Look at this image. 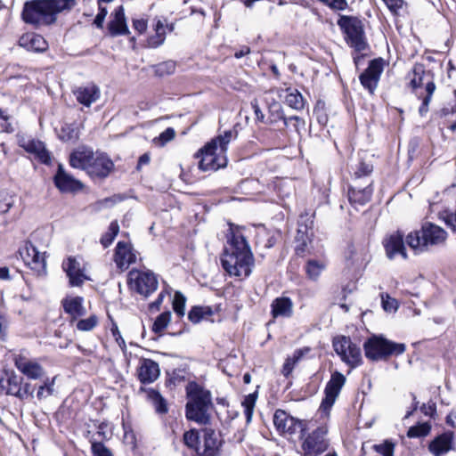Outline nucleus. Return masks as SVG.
Here are the masks:
<instances>
[{
  "label": "nucleus",
  "instance_id": "nucleus-1",
  "mask_svg": "<svg viewBox=\"0 0 456 456\" xmlns=\"http://www.w3.org/2000/svg\"><path fill=\"white\" fill-rule=\"evenodd\" d=\"M221 263L230 275L245 278L251 273L253 254L245 237L238 231H232L230 248L225 249Z\"/></svg>",
  "mask_w": 456,
  "mask_h": 456
},
{
  "label": "nucleus",
  "instance_id": "nucleus-2",
  "mask_svg": "<svg viewBox=\"0 0 456 456\" xmlns=\"http://www.w3.org/2000/svg\"><path fill=\"white\" fill-rule=\"evenodd\" d=\"M77 4V0H32L24 4L22 19L36 27L54 23L57 14L69 12Z\"/></svg>",
  "mask_w": 456,
  "mask_h": 456
},
{
  "label": "nucleus",
  "instance_id": "nucleus-3",
  "mask_svg": "<svg viewBox=\"0 0 456 456\" xmlns=\"http://www.w3.org/2000/svg\"><path fill=\"white\" fill-rule=\"evenodd\" d=\"M186 418L200 425L209 424L214 408L211 393L196 382H190L186 386Z\"/></svg>",
  "mask_w": 456,
  "mask_h": 456
},
{
  "label": "nucleus",
  "instance_id": "nucleus-4",
  "mask_svg": "<svg viewBox=\"0 0 456 456\" xmlns=\"http://www.w3.org/2000/svg\"><path fill=\"white\" fill-rule=\"evenodd\" d=\"M237 133L228 130L223 135H219L208 142L200 151L196 157H200L199 167L203 171H216L227 165L226 151L228 144L232 138H235Z\"/></svg>",
  "mask_w": 456,
  "mask_h": 456
},
{
  "label": "nucleus",
  "instance_id": "nucleus-5",
  "mask_svg": "<svg viewBox=\"0 0 456 456\" xmlns=\"http://www.w3.org/2000/svg\"><path fill=\"white\" fill-rule=\"evenodd\" d=\"M72 167L86 170L93 177L105 178L114 168L112 160L105 154H94L89 150H77L71 153Z\"/></svg>",
  "mask_w": 456,
  "mask_h": 456
},
{
  "label": "nucleus",
  "instance_id": "nucleus-6",
  "mask_svg": "<svg viewBox=\"0 0 456 456\" xmlns=\"http://www.w3.org/2000/svg\"><path fill=\"white\" fill-rule=\"evenodd\" d=\"M447 232L440 226L432 223H425L420 230L410 232L406 243L412 249L424 252L430 247L440 246L445 242Z\"/></svg>",
  "mask_w": 456,
  "mask_h": 456
},
{
  "label": "nucleus",
  "instance_id": "nucleus-7",
  "mask_svg": "<svg viewBox=\"0 0 456 456\" xmlns=\"http://www.w3.org/2000/svg\"><path fill=\"white\" fill-rule=\"evenodd\" d=\"M363 349L368 359L381 361L403 354L406 346L403 343H395L383 336L373 335L364 342Z\"/></svg>",
  "mask_w": 456,
  "mask_h": 456
},
{
  "label": "nucleus",
  "instance_id": "nucleus-8",
  "mask_svg": "<svg viewBox=\"0 0 456 456\" xmlns=\"http://www.w3.org/2000/svg\"><path fill=\"white\" fill-rule=\"evenodd\" d=\"M410 86L413 90H418L425 86L424 95L422 92H416L419 98L422 99V103L419 109L420 116H424L428 111V105L430 103L432 95L436 90V85L429 77V73H427L422 64H415L411 73L409 74Z\"/></svg>",
  "mask_w": 456,
  "mask_h": 456
},
{
  "label": "nucleus",
  "instance_id": "nucleus-9",
  "mask_svg": "<svg viewBox=\"0 0 456 456\" xmlns=\"http://www.w3.org/2000/svg\"><path fill=\"white\" fill-rule=\"evenodd\" d=\"M338 24L345 33L347 45L355 52H363L369 48L362 20L355 17H341Z\"/></svg>",
  "mask_w": 456,
  "mask_h": 456
},
{
  "label": "nucleus",
  "instance_id": "nucleus-10",
  "mask_svg": "<svg viewBox=\"0 0 456 456\" xmlns=\"http://www.w3.org/2000/svg\"><path fill=\"white\" fill-rule=\"evenodd\" d=\"M127 284L131 290L148 297L158 289V279L151 271L133 269L128 273Z\"/></svg>",
  "mask_w": 456,
  "mask_h": 456
},
{
  "label": "nucleus",
  "instance_id": "nucleus-11",
  "mask_svg": "<svg viewBox=\"0 0 456 456\" xmlns=\"http://www.w3.org/2000/svg\"><path fill=\"white\" fill-rule=\"evenodd\" d=\"M327 433L328 428L325 426L318 427L309 433L301 444L302 456H319L323 453L329 446Z\"/></svg>",
  "mask_w": 456,
  "mask_h": 456
},
{
  "label": "nucleus",
  "instance_id": "nucleus-12",
  "mask_svg": "<svg viewBox=\"0 0 456 456\" xmlns=\"http://www.w3.org/2000/svg\"><path fill=\"white\" fill-rule=\"evenodd\" d=\"M273 424L276 429L284 435L293 436L300 433L301 437L304 436V433L307 428V424L305 420L297 419L281 409L276 410L274 412Z\"/></svg>",
  "mask_w": 456,
  "mask_h": 456
},
{
  "label": "nucleus",
  "instance_id": "nucleus-13",
  "mask_svg": "<svg viewBox=\"0 0 456 456\" xmlns=\"http://www.w3.org/2000/svg\"><path fill=\"white\" fill-rule=\"evenodd\" d=\"M333 346L338 354H339L344 362L351 367H355L362 362V353L360 347L352 343V341L342 337L334 340Z\"/></svg>",
  "mask_w": 456,
  "mask_h": 456
},
{
  "label": "nucleus",
  "instance_id": "nucleus-14",
  "mask_svg": "<svg viewBox=\"0 0 456 456\" xmlns=\"http://www.w3.org/2000/svg\"><path fill=\"white\" fill-rule=\"evenodd\" d=\"M346 383V377L338 372L335 371L331 374L330 379L327 383L324 394L325 396L322 401L321 408L328 411L333 406L336 399L338 398L342 387Z\"/></svg>",
  "mask_w": 456,
  "mask_h": 456
},
{
  "label": "nucleus",
  "instance_id": "nucleus-15",
  "mask_svg": "<svg viewBox=\"0 0 456 456\" xmlns=\"http://www.w3.org/2000/svg\"><path fill=\"white\" fill-rule=\"evenodd\" d=\"M20 255L26 265L31 269L42 273L45 272V254L41 253L31 242L27 241L22 248L20 249Z\"/></svg>",
  "mask_w": 456,
  "mask_h": 456
},
{
  "label": "nucleus",
  "instance_id": "nucleus-16",
  "mask_svg": "<svg viewBox=\"0 0 456 456\" xmlns=\"http://www.w3.org/2000/svg\"><path fill=\"white\" fill-rule=\"evenodd\" d=\"M18 144L23 148L27 152L33 154L37 159L41 163L50 164L51 153L45 148L43 142L33 138H27L24 135L18 137Z\"/></svg>",
  "mask_w": 456,
  "mask_h": 456
},
{
  "label": "nucleus",
  "instance_id": "nucleus-17",
  "mask_svg": "<svg viewBox=\"0 0 456 456\" xmlns=\"http://www.w3.org/2000/svg\"><path fill=\"white\" fill-rule=\"evenodd\" d=\"M383 71V60H372L368 68L360 75V81L362 86L370 94H373L377 88L380 75Z\"/></svg>",
  "mask_w": 456,
  "mask_h": 456
},
{
  "label": "nucleus",
  "instance_id": "nucleus-18",
  "mask_svg": "<svg viewBox=\"0 0 456 456\" xmlns=\"http://www.w3.org/2000/svg\"><path fill=\"white\" fill-rule=\"evenodd\" d=\"M15 367L25 376L31 379H38L45 374L44 368L35 360L19 354L13 358Z\"/></svg>",
  "mask_w": 456,
  "mask_h": 456
},
{
  "label": "nucleus",
  "instance_id": "nucleus-19",
  "mask_svg": "<svg viewBox=\"0 0 456 456\" xmlns=\"http://www.w3.org/2000/svg\"><path fill=\"white\" fill-rule=\"evenodd\" d=\"M403 237V232L396 231L384 239L383 246L386 255L390 260L394 259L396 256H401L403 259L407 258Z\"/></svg>",
  "mask_w": 456,
  "mask_h": 456
},
{
  "label": "nucleus",
  "instance_id": "nucleus-20",
  "mask_svg": "<svg viewBox=\"0 0 456 456\" xmlns=\"http://www.w3.org/2000/svg\"><path fill=\"white\" fill-rule=\"evenodd\" d=\"M110 18V20L107 25V28L110 37L126 36L130 33L123 5L115 8Z\"/></svg>",
  "mask_w": 456,
  "mask_h": 456
},
{
  "label": "nucleus",
  "instance_id": "nucleus-21",
  "mask_svg": "<svg viewBox=\"0 0 456 456\" xmlns=\"http://www.w3.org/2000/svg\"><path fill=\"white\" fill-rule=\"evenodd\" d=\"M371 181H367L362 185L360 183H354L348 190V199L351 204L365 205L370 201L372 195Z\"/></svg>",
  "mask_w": 456,
  "mask_h": 456
},
{
  "label": "nucleus",
  "instance_id": "nucleus-22",
  "mask_svg": "<svg viewBox=\"0 0 456 456\" xmlns=\"http://www.w3.org/2000/svg\"><path fill=\"white\" fill-rule=\"evenodd\" d=\"M54 183L61 192L77 191L83 187L81 182L68 174L61 165H59L57 173L54 175Z\"/></svg>",
  "mask_w": 456,
  "mask_h": 456
},
{
  "label": "nucleus",
  "instance_id": "nucleus-23",
  "mask_svg": "<svg viewBox=\"0 0 456 456\" xmlns=\"http://www.w3.org/2000/svg\"><path fill=\"white\" fill-rule=\"evenodd\" d=\"M136 260V255L133 250L132 246L129 243L119 241L115 249L114 261L117 266L125 270L128 266L134 263Z\"/></svg>",
  "mask_w": 456,
  "mask_h": 456
},
{
  "label": "nucleus",
  "instance_id": "nucleus-24",
  "mask_svg": "<svg viewBox=\"0 0 456 456\" xmlns=\"http://www.w3.org/2000/svg\"><path fill=\"white\" fill-rule=\"evenodd\" d=\"M203 432V445L196 448L194 456H216L220 445L216 433L211 428H205Z\"/></svg>",
  "mask_w": 456,
  "mask_h": 456
},
{
  "label": "nucleus",
  "instance_id": "nucleus-25",
  "mask_svg": "<svg viewBox=\"0 0 456 456\" xmlns=\"http://www.w3.org/2000/svg\"><path fill=\"white\" fill-rule=\"evenodd\" d=\"M73 94L77 101L86 107L95 102L101 95L99 87L94 84L78 86L73 91Z\"/></svg>",
  "mask_w": 456,
  "mask_h": 456
},
{
  "label": "nucleus",
  "instance_id": "nucleus-26",
  "mask_svg": "<svg viewBox=\"0 0 456 456\" xmlns=\"http://www.w3.org/2000/svg\"><path fill=\"white\" fill-rule=\"evenodd\" d=\"M159 364L151 359H142L138 368V379L142 383H152L159 376Z\"/></svg>",
  "mask_w": 456,
  "mask_h": 456
},
{
  "label": "nucleus",
  "instance_id": "nucleus-27",
  "mask_svg": "<svg viewBox=\"0 0 456 456\" xmlns=\"http://www.w3.org/2000/svg\"><path fill=\"white\" fill-rule=\"evenodd\" d=\"M452 432L444 433L431 441L428 450L435 456H442L452 449Z\"/></svg>",
  "mask_w": 456,
  "mask_h": 456
},
{
  "label": "nucleus",
  "instance_id": "nucleus-28",
  "mask_svg": "<svg viewBox=\"0 0 456 456\" xmlns=\"http://www.w3.org/2000/svg\"><path fill=\"white\" fill-rule=\"evenodd\" d=\"M22 378L17 376L13 371L5 372V376L0 379V394H5L18 397L20 395V385Z\"/></svg>",
  "mask_w": 456,
  "mask_h": 456
},
{
  "label": "nucleus",
  "instance_id": "nucleus-29",
  "mask_svg": "<svg viewBox=\"0 0 456 456\" xmlns=\"http://www.w3.org/2000/svg\"><path fill=\"white\" fill-rule=\"evenodd\" d=\"M64 271L66 272L69 283L72 286H80L86 279L85 273L80 268V264L74 257H69L66 262L62 265Z\"/></svg>",
  "mask_w": 456,
  "mask_h": 456
},
{
  "label": "nucleus",
  "instance_id": "nucleus-30",
  "mask_svg": "<svg viewBox=\"0 0 456 456\" xmlns=\"http://www.w3.org/2000/svg\"><path fill=\"white\" fill-rule=\"evenodd\" d=\"M293 302L289 297H277L271 304V314L273 318H290L293 315Z\"/></svg>",
  "mask_w": 456,
  "mask_h": 456
},
{
  "label": "nucleus",
  "instance_id": "nucleus-31",
  "mask_svg": "<svg viewBox=\"0 0 456 456\" xmlns=\"http://www.w3.org/2000/svg\"><path fill=\"white\" fill-rule=\"evenodd\" d=\"M20 45L25 47L28 51L44 52L47 48V42L45 38L37 34L28 33L20 38Z\"/></svg>",
  "mask_w": 456,
  "mask_h": 456
},
{
  "label": "nucleus",
  "instance_id": "nucleus-32",
  "mask_svg": "<svg viewBox=\"0 0 456 456\" xmlns=\"http://www.w3.org/2000/svg\"><path fill=\"white\" fill-rule=\"evenodd\" d=\"M279 96L283 97L286 103L294 110H300L305 107L304 98L297 89H280Z\"/></svg>",
  "mask_w": 456,
  "mask_h": 456
},
{
  "label": "nucleus",
  "instance_id": "nucleus-33",
  "mask_svg": "<svg viewBox=\"0 0 456 456\" xmlns=\"http://www.w3.org/2000/svg\"><path fill=\"white\" fill-rule=\"evenodd\" d=\"M83 301L84 299L81 297L63 299L62 305L64 311L74 319L86 314V308L83 305Z\"/></svg>",
  "mask_w": 456,
  "mask_h": 456
},
{
  "label": "nucleus",
  "instance_id": "nucleus-34",
  "mask_svg": "<svg viewBox=\"0 0 456 456\" xmlns=\"http://www.w3.org/2000/svg\"><path fill=\"white\" fill-rule=\"evenodd\" d=\"M166 28L162 20H158L154 26V34L148 37L145 47L158 48L165 43L166 40Z\"/></svg>",
  "mask_w": 456,
  "mask_h": 456
},
{
  "label": "nucleus",
  "instance_id": "nucleus-35",
  "mask_svg": "<svg viewBox=\"0 0 456 456\" xmlns=\"http://www.w3.org/2000/svg\"><path fill=\"white\" fill-rule=\"evenodd\" d=\"M309 348L305 347L303 349L296 350L292 356H289L282 367V374L288 377L293 370L295 365L301 360V358L309 352Z\"/></svg>",
  "mask_w": 456,
  "mask_h": 456
},
{
  "label": "nucleus",
  "instance_id": "nucleus-36",
  "mask_svg": "<svg viewBox=\"0 0 456 456\" xmlns=\"http://www.w3.org/2000/svg\"><path fill=\"white\" fill-rule=\"evenodd\" d=\"M297 246H296V253L298 256H303L307 249V242L309 241V234H308V227L306 225L303 226L299 224V228L297 229V234L296 237Z\"/></svg>",
  "mask_w": 456,
  "mask_h": 456
},
{
  "label": "nucleus",
  "instance_id": "nucleus-37",
  "mask_svg": "<svg viewBox=\"0 0 456 456\" xmlns=\"http://www.w3.org/2000/svg\"><path fill=\"white\" fill-rule=\"evenodd\" d=\"M325 264L322 261L315 259L308 260L305 265V272L307 277L310 280L316 281L320 277L321 273L325 269Z\"/></svg>",
  "mask_w": 456,
  "mask_h": 456
},
{
  "label": "nucleus",
  "instance_id": "nucleus-38",
  "mask_svg": "<svg viewBox=\"0 0 456 456\" xmlns=\"http://www.w3.org/2000/svg\"><path fill=\"white\" fill-rule=\"evenodd\" d=\"M212 314L213 311L209 306H194L189 312L188 318L191 322L199 323Z\"/></svg>",
  "mask_w": 456,
  "mask_h": 456
},
{
  "label": "nucleus",
  "instance_id": "nucleus-39",
  "mask_svg": "<svg viewBox=\"0 0 456 456\" xmlns=\"http://www.w3.org/2000/svg\"><path fill=\"white\" fill-rule=\"evenodd\" d=\"M147 397L152 403L157 412L166 413L167 411L166 401L158 391L150 389L147 391Z\"/></svg>",
  "mask_w": 456,
  "mask_h": 456
},
{
  "label": "nucleus",
  "instance_id": "nucleus-40",
  "mask_svg": "<svg viewBox=\"0 0 456 456\" xmlns=\"http://www.w3.org/2000/svg\"><path fill=\"white\" fill-rule=\"evenodd\" d=\"M59 137L63 142L76 141L79 137V130L74 124H65L61 126Z\"/></svg>",
  "mask_w": 456,
  "mask_h": 456
},
{
  "label": "nucleus",
  "instance_id": "nucleus-41",
  "mask_svg": "<svg viewBox=\"0 0 456 456\" xmlns=\"http://www.w3.org/2000/svg\"><path fill=\"white\" fill-rule=\"evenodd\" d=\"M372 165L363 161L359 162L354 173V183H360V180L362 178L364 179V183H366L367 181H370L369 175L372 173Z\"/></svg>",
  "mask_w": 456,
  "mask_h": 456
},
{
  "label": "nucleus",
  "instance_id": "nucleus-42",
  "mask_svg": "<svg viewBox=\"0 0 456 456\" xmlns=\"http://www.w3.org/2000/svg\"><path fill=\"white\" fill-rule=\"evenodd\" d=\"M430 430L431 425L429 423H419L409 428L407 436L410 438L424 437L430 433Z\"/></svg>",
  "mask_w": 456,
  "mask_h": 456
},
{
  "label": "nucleus",
  "instance_id": "nucleus-43",
  "mask_svg": "<svg viewBox=\"0 0 456 456\" xmlns=\"http://www.w3.org/2000/svg\"><path fill=\"white\" fill-rule=\"evenodd\" d=\"M119 232V225L117 221H112L109 226L108 232L102 235L101 238V243L104 248H108L115 237L118 235Z\"/></svg>",
  "mask_w": 456,
  "mask_h": 456
},
{
  "label": "nucleus",
  "instance_id": "nucleus-44",
  "mask_svg": "<svg viewBox=\"0 0 456 456\" xmlns=\"http://www.w3.org/2000/svg\"><path fill=\"white\" fill-rule=\"evenodd\" d=\"M270 122L277 123L282 121L285 127L289 126V119L285 117L283 110L280 104H273L270 110Z\"/></svg>",
  "mask_w": 456,
  "mask_h": 456
},
{
  "label": "nucleus",
  "instance_id": "nucleus-45",
  "mask_svg": "<svg viewBox=\"0 0 456 456\" xmlns=\"http://www.w3.org/2000/svg\"><path fill=\"white\" fill-rule=\"evenodd\" d=\"M171 320V313L170 312H164L161 314H159L157 319L155 320L152 330L155 333H160L162 332L168 325Z\"/></svg>",
  "mask_w": 456,
  "mask_h": 456
},
{
  "label": "nucleus",
  "instance_id": "nucleus-46",
  "mask_svg": "<svg viewBox=\"0 0 456 456\" xmlns=\"http://www.w3.org/2000/svg\"><path fill=\"white\" fill-rule=\"evenodd\" d=\"M256 398V394L253 393L245 396L242 402V406L244 407V413L248 422L251 420Z\"/></svg>",
  "mask_w": 456,
  "mask_h": 456
},
{
  "label": "nucleus",
  "instance_id": "nucleus-47",
  "mask_svg": "<svg viewBox=\"0 0 456 456\" xmlns=\"http://www.w3.org/2000/svg\"><path fill=\"white\" fill-rule=\"evenodd\" d=\"M175 70V62L167 61L154 66V72L157 76L163 77L173 74Z\"/></svg>",
  "mask_w": 456,
  "mask_h": 456
},
{
  "label": "nucleus",
  "instance_id": "nucleus-48",
  "mask_svg": "<svg viewBox=\"0 0 456 456\" xmlns=\"http://www.w3.org/2000/svg\"><path fill=\"white\" fill-rule=\"evenodd\" d=\"M175 137V131L172 127L167 128L165 131H163L158 137H155L153 139V143L157 146L163 147L167 142L174 140Z\"/></svg>",
  "mask_w": 456,
  "mask_h": 456
},
{
  "label": "nucleus",
  "instance_id": "nucleus-49",
  "mask_svg": "<svg viewBox=\"0 0 456 456\" xmlns=\"http://www.w3.org/2000/svg\"><path fill=\"white\" fill-rule=\"evenodd\" d=\"M395 446L391 440H385L382 444H374L372 449L382 456H394Z\"/></svg>",
  "mask_w": 456,
  "mask_h": 456
},
{
  "label": "nucleus",
  "instance_id": "nucleus-50",
  "mask_svg": "<svg viewBox=\"0 0 456 456\" xmlns=\"http://www.w3.org/2000/svg\"><path fill=\"white\" fill-rule=\"evenodd\" d=\"M185 302V297L181 292L176 291L173 299V308L177 315H184Z\"/></svg>",
  "mask_w": 456,
  "mask_h": 456
},
{
  "label": "nucleus",
  "instance_id": "nucleus-51",
  "mask_svg": "<svg viewBox=\"0 0 456 456\" xmlns=\"http://www.w3.org/2000/svg\"><path fill=\"white\" fill-rule=\"evenodd\" d=\"M183 443L196 453V448H200L198 433L194 430L186 431L183 434Z\"/></svg>",
  "mask_w": 456,
  "mask_h": 456
},
{
  "label": "nucleus",
  "instance_id": "nucleus-52",
  "mask_svg": "<svg viewBox=\"0 0 456 456\" xmlns=\"http://www.w3.org/2000/svg\"><path fill=\"white\" fill-rule=\"evenodd\" d=\"M54 379H53L52 380L47 379L44 385L39 387L37 393V397L38 400H43L53 394Z\"/></svg>",
  "mask_w": 456,
  "mask_h": 456
},
{
  "label": "nucleus",
  "instance_id": "nucleus-53",
  "mask_svg": "<svg viewBox=\"0 0 456 456\" xmlns=\"http://www.w3.org/2000/svg\"><path fill=\"white\" fill-rule=\"evenodd\" d=\"M98 323V318L96 315H91L86 319L79 320L77 323V330L81 331H90L92 330Z\"/></svg>",
  "mask_w": 456,
  "mask_h": 456
},
{
  "label": "nucleus",
  "instance_id": "nucleus-54",
  "mask_svg": "<svg viewBox=\"0 0 456 456\" xmlns=\"http://www.w3.org/2000/svg\"><path fill=\"white\" fill-rule=\"evenodd\" d=\"M13 204L14 200L12 196L6 192L0 193V214L7 213Z\"/></svg>",
  "mask_w": 456,
  "mask_h": 456
},
{
  "label": "nucleus",
  "instance_id": "nucleus-55",
  "mask_svg": "<svg viewBox=\"0 0 456 456\" xmlns=\"http://www.w3.org/2000/svg\"><path fill=\"white\" fill-rule=\"evenodd\" d=\"M92 452L94 456H113L111 452L100 442L92 443Z\"/></svg>",
  "mask_w": 456,
  "mask_h": 456
},
{
  "label": "nucleus",
  "instance_id": "nucleus-56",
  "mask_svg": "<svg viewBox=\"0 0 456 456\" xmlns=\"http://www.w3.org/2000/svg\"><path fill=\"white\" fill-rule=\"evenodd\" d=\"M108 11L106 7H102V4H99V12L97 13L94 23L96 25L97 28H103V22L107 16Z\"/></svg>",
  "mask_w": 456,
  "mask_h": 456
},
{
  "label": "nucleus",
  "instance_id": "nucleus-57",
  "mask_svg": "<svg viewBox=\"0 0 456 456\" xmlns=\"http://www.w3.org/2000/svg\"><path fill=\"white\" fill-rule=\"evenodd\" d=\"M20 395H18V398L24 400L27 399L28 396H33V388L30 383H25L20 385Z\"/></svg>",
  "mask_w": 456,
  "mask_h": 456
},
{
  "label": "nucleus",
  "instance_id": "nucleus-58",
  "mask_svg": "<svg viewBox=\"0 0 456 456\" xmlns=\"http://www.w3.org/2000/svg\"><path fill=\"white\" fill-rule=\"evenodd\" d=\"M147 20L141 18V19H134L133 20V28L134 30H136L139 34H142L147 30Z\"/></svg>",
  "mask_w": 456,
  "mask_h": 456
},
{
  "label": "nucleus",
  "instance_id": "nucleus-59",
  "mask_svg": "<svg viewBox=\"0 0 456 456\" xmlns=\"http://www.w3.org/2000/svg\"><path fill=\"white\" fill-rule=\"evenodd\" d=\"M382 305L386 311H395L397 309L396 301L388 296L386 298L382 297Z\"/></svg>",
  "mask_w": 456,
  "mask_h": 456
},
{
  "label": "nucleus",
  "instance_id": "nucleus-60",
  "mask_svg": "<svg viewBox=\"0 0 456 456\" xmlns=\"http://www.w3.org/2000/svg\"><path fill=\"white\" fill-rule=\"evenodd\" d=\"M421 411L426 416H433L436 412V403L432 402H428V403H424L420 407Z\"/></svg>",
  "mask_w": 456,
  "mask_h": 456
},
{
  "label": "nucleus",
  "instance_id": "nucleus-61",
  "mask_svg": "<svg viewBox=\"0 0 456 456\" xmlns=\"http://www.w3.org/2000/svg\"><path fill=\"white\" fill-rule=\"evenodd\" d=\"M383 1L385 2L387 6L388 7V9L394 12H396L397 10L402 8L403 3V0H383Z\"/></svg>",
  "mask_w": 456,
  "mask_h": 456
},
{
  "label": "nucleus",
  "instance_id": "nucleus-62",
  "mask_svg": "<svg viewBox=\"0 0 456 456\" xmlns=\"http://www.w3.org/2000/svg\"><path fill=\"white\" fill-rule=\"evenodd\" d=\"M444 219L446 224L452 229L456 228V212L455 213H446L444 216Z\"/></svg>",
  "mask_w": 456,
  "mask_h": 456
},
{
  "label": "nucleus",
  "instance_id": "nucleus-63",
  "mask_svg": "<svg viewBox=\"0 0 456 456\" xmlns=\"http://www.w3.org/2000/svg\"><path fill=\"white\" fill-rule=\"evenodd\" d=\"M251 106L254 110V112H255V115H256V118L260 121V122H263L264 119H265V115L264 113L262 112L258 103L256 101H254L251 102Z\"/></svg>",
  "mask_w": 456,
  "mask_h": 456
},
{
  "label": "nucleus",
  "instance_id": "nucleus-64",
  "mask_svg": "<svg viewBox=\"0 0 456 456\" xmlns=\"http://www.w3.org/2000/svg\"><path fill=\"white\" fill-rule=\"evenodd\" d=\"M151 161L150 154L144 153L142 154L138 160L137 169H140L142 166L148 165Z\"/></svg>",
  "mask_w": 456,
  "mask_h": 456
}]
</instances>
